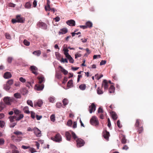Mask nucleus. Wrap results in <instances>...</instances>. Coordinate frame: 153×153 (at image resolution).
<instances>
[{"instance_id":"nucleus-13","label":"nucleus","mask_w":153,"mask_h":153,"mask_svg":"<svg viewBox=\"0 0 153 153\" xmlns=\"http://www.w3.org/2000/svg\"><path fill=\"white\" fill-rule=\"evenodd\" d=\"M89 111L90 113H91L93 111L96 110V106L94 103H92L91 105L89 107Z\"/></svg>"},{"instance_id":"nucleus-31","label":"nucleus","mask_w":153,"mask_h":153,"mask_svg":"<svg viewBox=\"0 0 153 153\" xmlns=\"http://www.w3.org/2000/svg\"><path fill=\"white\" fill-rule=\"evenodd\" d=\"M115 91V88L113 85H111L109 89V91L110 93H114Z\"/></svg>"},{"instance_id":"nucleus-15","label":"nucleus","mask_w":153,"mask_h":153,"mask_svg":"<svg viewBox=\"0 0 153 153\" xmlns=\"http://www.w3.org/2000/svg\"><path fill=\"white\" fill-rule=\"evenodd\" d=\"M120 137L121 139V142L123 144H125L126 143L127 140L125 136L121 134L120 136Z\"/></svg>"},{"instance_id":"nucleus-57","label":"nucleus","mask_w":153,"mask_h":153,"mask_svg":"<svg viewBox=\"0 0 153 153\" xmlns=\"http://www.w3.org/2000/svg\"><path fill=\"white\" fill-rule=\"evenodd\" d=\"M4 140L3 138H0V145H3L4 143Z\"/></svg>"},{"instance_id":"nucleus-39","label":"nucleus","mask_w":153,"mask_h":153,"mask_svg":"<svg viewBox=\"0 0 153 153\" xmlns=\"http://www.w3.org/2000/svg\"><path fill=\"white\" fill-rule=\"evenodd\" d=\"M73 85V80L71 79L68 81L67 84L68 87H71Z\"/></svg>"},{"instance_id":"nucleus-8","label":"nucleus","mask_w":153,"mask_h":153,"mask_svg":"<svg viewBox=\"0 0 153 153\" xmlns=\"http://www.w3.org/2000/svg\"><path fill=\"white\" fill-rule=\"evenodd\" d=\"M143 123L142 121L140 119H137L134 125L135 128L142 126Z\"/></svg>"},{"instance_id":"nucleus-45","label":"nucleus","mask_w":153,"mask_h":153,"mask_svg":"<svg viewBox=\"0 0 153 153\" xmlns=\"http://www.w3.org/2000/svg\"><path fill=\"white\" fill-rule=\"evenodd\" d=\"M13 79H10L8 80L7 82V83L9 85H11L13 84Z\"/></svg>"},{"instance_id":"nucleus-51","label":"nucleus","mask_w":153,"mask_h":153,"mask_svg":"<svg viewBox=\"0 0 153 153\" xmlns=\"http://www.w3.org/2000/svg\"><path fill=\"white\" fill-rule=\"evenodd\" d=\"M23 43L26 46H29L30 44V42L26 39L24 40Z\"/></svg>"},{"instance_id":"nucleus-18","label":"nucleus","mask_w":153,"mask_h":153,"mask_svg":"<svg viewBox=\"0 0 153 153\" xmlns=\"http://www.w3.org/2000/svg\"><path fill=\"white\" fill-rule=\"evenodd\" d=\"M3 76L5 79H9L11 77L12 75L10 72H7L4 74Z\"/></svg>"},{"instance_id":"nucleus-48","label":"nucleus","mask_w":153,"mask_h":153,"mask_svg":"<svg viewBox=\"0 0 153 153\" xmlns=\"http://www.w3.org/2000/svg\"><path fill=\"white\" fill-rule=\"evenodd\" d=\"M60 61L62 63L66 62V63H67L68 62V61L66 59H64L63 58H61V60H60Z\"/></svg>"},{"instance_id":"nucleus-52","label":"nucleus","mask_w":153,"mask_h":153,"mask_svg":"<svg viewBox=\"0 0 153 153\" xmlns=\"http://www.w3.org/2000/svg\"><path fill=\"white\" fill-rule=\"evenodd\" d=\"M5 36L6 39H11V36L8 33H5Z\"/></svg>"},{"instance_id":"nucleus-9","label":"nucleus","mask_w":153,"mask_h":153,"mask_svg":"<svg viewBox=\"0 0 153 153\" xmlns=\"http://www.w3.org/2000/svg\"><path fill=\"white\" fill-rule=\"evenodd\" d=\"M38 26L43 29H45L47 28V25L46 24L42 22H39L37 24Z\"/></svg>"},{"instance_id":"nucleus-25","label":"nucleus","mask_w":153,"mask_h":153,"mask_svg":"<svg viewBox=\"0 0 153 153\" xmlns=\"http://www.w3.org/2000/svg\"><path fill=\"white\" fill-rule=\"evenodd\" d=\"M85 25L87 28H91L93 26V24L90 21H88L86 22L85 23Z\"/></svg>"},{"instance_id":"nucleus-6","label":"nucleus","mask_w":153,"mask_h":153,"mask_svg":"<svg viewBox=\"0 0 153 153\" xmlns=\"http://www.w3.org/2000/svg\"><path fill=\"white\" fill-rule=\"evenodd\" d=\"M30 70L32 72V73L36 75L38 74L37 72L38 68L35 66L34 65L31 66L30 67Z\"/></svg>"},{"instance_id":"nucleus-49","label":"nucleus","mask_w":153,"mask_h":153,"mask_svg":"<svg viewBox=\"0 0 153 153\" xmlns=\"http://www.w3.org/2000/svg\"><path fill=\"white\" fill-rule=\"evenodd\" d=\"M72 124V121L71 120H68L67 123V125L69 126H71Z\"/></svg>"},{"instance_id":"nucleus-19","label":"nucleus","mask_w":153,"mask_h":153,"mask_svg":"<svg viewBox=\"0 0 153 153\" xmlns=\"http://www.w3.org/2000/svg\"><path fill=\"white\" fill-rule=\"evenodd\" d=\"M68 31V30L66 28H63L60 30V31L59 32V35L65 34Z\"/></svg>"},{"instance_id":"nucleus-27","label":"nucleus","mask_w":153,"mask_h":153,"mask_svg":"<svg viewBox=\"0 0 153 153\" xmlns=\"http://www.w3.org/2000/svg\"><path fill=\"white\" fill-rule=\"evenodd\" d=\"M79 88L81 90H84L86 88V85L85 84H82L79 86Z\"/></svg>"},{"instance_id":"nucleus-23","label":"nucleus","mask_w":153,"mask_h":153,"mask_svg":"<svg viewBox=\"0 0 153 153\" xmlns=\"http://www.w3.org/2000/svg\"><path fill=\"white\" fill-rule=\"evenodd\" d=\"M136 128L137 130V132L139 134L142 133L143 130V128L142 126L139 127H137Z\"/></svg>"},{"instance_id":"nucleus-7","label":"nucleus","mask_w":153,"mask_h":153,"mask_svg":"<svg viewBox=\"0 0 153 153\" xmlns=\"http://www.w3.org/2000/svg\"><path fill=\"white\" fill-rule=\"evenodd\" d=\"M102 134L104 138L107 140H108L109 137L110 136L109 132L107 131L106 130H105L103 132Z\"/></svg>"},{"instance_id":"nucleus-26","label":"nucleus","mask_w":153,"mask_h":153,"mask_svg":"<svg viewBox=\"0 0 153 153\" xmlns=\"http://www.w3.org/2000/svg\"><path fill=\"white\" fill-rule=\"evenodd\" d=\"M111 115L112 117L114 120H115L117 119V115L115 112L114 111H112L111 113Z\"/></svg>"},{"instance_id":"nucleus-5","label":"nucleus","mask_w":153,"mask_h":153,"mask_svg":"<svg viewBox=\"0 0 153 153\" xmlns=\"http://www.w3.org/2000/svg\"><path fill=\"white\" fill-rule=\"evenodd\" d=\"M33 131L34 134L37 137L41 136V131L38 128L36 127H34L33 128Z\"/></svg>"},{"instance_id":"nucleus-59","label":"nucleus","mask_w":153,"mask_h":153,"mask_svg":"<svg viewBox=\"0 0 153 153\" xmlns=\"http://www.w3.org/2000/svg\"><path fill=\"white\" fill-rule=\"evenodd\" d=\"M31 114V117L33 119H34L35 117V114L34 112H33L32 111H31L30 112Z\"/></svg>"},{"instance_id":"nucleus-35","label":"nucleus","mask_w":153,"mask_h":153,"mask_svg":"<svg viewBox=\"0 0 153 153\" xmlns=\"http://www.w3.org/2000/svg\"><path fill=\"white\" fill-rule=\"evenodd\" d=\"M78 30V29L76 30L74 32L72 33H71V35L73 37L74 36L75 34L76 35H79V34H81V32H79L77 33H76V31H77Z\"/></svg>"},{"instance_id":"nucleus-58","label":"nucleus","mask_w":153,"mask_h":153,"mask_svg":"<svg viewBox=\"0 0 153 153\" xmlns=\"http://www.w3.org/2000/svg\"><path fill=\"white\" fill-rule=\"evenodd\" d=\"M56 107L58 108H60L62 106V103L61 102H57L56 104Z\"/></svg>"},{"instance_id":"nucleus-41","label":"nucleus","mask_w":153,"mask_h":153,"mask_svg":"<svg viewBox=\"0 0 153 153\" xmlns=\"http://www.w3.org/2000/svg\"><path fill=\"white\" fill-rule=\"evenodd\" d=\"M63 51L64 52V54L65 55V56H67L66 54H69L68 53L69 51L68 49L66 48H64L63 49Z\"/></svg>"},{"instance_id":"nucleus-61","label":"nucleus","mask_w":153,"mask_h":153,"mask_svg":"<svg viewBox=\"0 0 153 153\" xmlns=\"http://www.w3.org/2000/svg\"><path fill=\"white\" fill-rule=\"evenodd\" d=\"M71 134H72V137H73V138L74 139H76L77 138V137L76 135L75 134L74 132L72 131Z\"/></svg>"},{"instance_id":"nucleus-21","label":"nucleus","mask_w":153,"mask_h":153,"mask_svg":"<svg viewBox=\"0 0 153 153\" xmlns=\"http://www.w3.org/2000/svg\"><path fill=\"white\" fill-rule=\"evenodd\" d=\"M65 136L67 140L70 141L71 138V134L68 132H66L65 133Z\"/></svg>"},{"instance_id":"nucleus-28","label":"nucleus","mask_w":153,"mask_h":153,"mask_svg":"<svg viewBox=\"0 0 153 153\" xmlns=\"http://www.w3.org/2000/svg\"><path fill=\"white\" fill-rule=\"evenodd\" d=\"M55 55L57 59L60 61L61 59V55L58 52H56L55 53Z\"/></svg>"},{"instance_id":"nucleus-53","label":"nucleus","mask_w":153,"mask_h":153,"mask_svg":"<svg viewBox=\"0 0 153 153\" xmlns=\"http://www.w3.org/2000/svg\"><path fill=\"white\" fill-rule=\"evenodd\" d=\"M5 125V123L3 121H0V127L1 128H3Z\"/></svg>"},{"instance_id":"nucleus-37","label":"nucleus","mask_w":153,"mask_h":153,"mask_svg":"<svg viewBox=\"0 0 153 153\" xmlns=\"http://www.w3.org/2000/svg\"><path fill=\"white\" fill-rule=\"evenodd\" d=\"M14 97L16 98H20L21 97V95L20 93H17L14 94Z\"/></svg>"},{"instance_id":"nucleus-30","label":"nucleus","mask_w":153,"mask_h":153,"mask_svg":"<svg viewBox=\"0 0 153 153\" xmlns=\"http://www.w3.org/2000/svg\"><path fill=\"white\" fill-rule=\"evenodd\" d=\"M23 111L25 113L29 114L30 112L29 110V108L28 106H25L23 108Z\"/></svg>"},{"instance_id":"nucleus-44","label":"nucleus","mask_w":153,"mask_h":153,"mask_svg":"<svg viewBox=\"0 0 153 153\" xmlns=\"http://www.w3.org/2000/svg\"><path fill=\"white\" fill-rule=\"evenodd\" d=\"M97 112L98 113H104V111L103 109L101 107H99L98 110Z\"/></svg>"},{"instance_id":"nucleus-11","label":"nucleus","mask_w":153,"mask_h":153,"mask_svg":"<svg viewBox=\"0 0 153 153\" xmlns=\"http://www.w3.org/2000/svg\"><path fill=\"white\" fill-rule=\"evenodd\" d=\"M43 103V102L42 100H39L37 102H34V107H36L38 106L41 107Z\"/></svg>"},{"instance_id":"nucleus-22","label":"nucleus","mask_w":153,"mask_h":153,"mask_svg":"<svg viewBox=\"0 0 153 153\" xmlns=\"http://www.w3.org/2000/svg\"><path fill=\"white\" fill-rule=\"evenodd\" d=\"M39 80V84L42 83L43 82L45 81V78L44 76H38L37 77Z\"/></svg>"},{"instance_id":"nucleus-60","label":"nucleus","mask_w":153,"mask_h":153,"mask_svg":"<svg viewBox=\"0 0 153 153\" xmlns=\"http://www.w3.org/2000/svg\"><path fill=\"white\" fill-rule=\"evenodd\" d=\"M16 125V123H10L9 126L10 128H13Z\"/></svg>"},{"instance_id":"nucleus-14","label":"nucleus","mask_w":153,"mask_h":153,"mask_svg":"<svg viewBox=\"0 0 153 153\" xmlns=\"http://www.w3.org/2000/svg\"><path fill=\"white\" fill-rule=\"evenodd\" d=\"M3 100L5 104H7L8 105H10V102L11 100L10 99V97H4Z\"/></svg>"},{"instance_id":"nucleus-24","label":"nucleus","mask_w":153,"mask_h":153,"mask_svg":"<svg viewBox=\"0 0 153 153\" xmlns=\"http://www.w3.org/2000/svg\"><path fill=\"white\" fill-rule=\"evenodd\" d=\"M59 68H60L61 71V72L63 73L65 75H67L68 74V71L65 70V69L62 66H59Z\"/></svg>"},{"instance_id":"nucleus-36","label":"nucleus","mask_w":153,"mask_h":153,"mask_svg":"<svg viewBox=\"0 0 153 153\" xmlns=\"http://www.w3.org/2000/svg\"><path fill=\"white\" fill-rule=\"evenodd\" d=\"M49 101L51 103H53L55 101V98L53 97H50L48 98Z\"/></svg>"},{"instance_id":"nucleus-10","label":"nucleus","mask_w":153,"mask_h":153,"mask_svg":"<svg viewBox=\"0 0 153 153\" xmlns=\"http://www.w3.org/2000/svg\"><path fill=\"white\" fill-rule=\"evenodd\" d=\"M43 84H36L35 85V89L38 91H42L44 88Z\"/></svg>"},{"instance_id":"nucleus-20","label":"nucleus","mask_w":153,"mask_h":153,"mask_svg":"<svg viewBox=\"0 0 153 153\" xmlns=\"http://www.w3.org/2000/svg\"><path fill=\"white\" fill-rule=\"evenodd\" d=\"M67 56L66 57L69 60V62L71 63H73L74 60L69 54H66Z\"/></svg>"},{"instance_id":"nucleus-4","label":"nucleus","mask_w":153,"mask_h":153,"mask_svg":"<svg viewBox=\"0 0 153 153\" xmlns=\"http://www.w3.org/2000/svg\"><path fill=\"white\" fill-rule=\"evenodd\" d=\"M77 146L78 147H80L84 146L85 142L81 138L78 139L76 140Z\"/></svg>"},{"instance_id":"nucleus-64","label":"nucleus","mask_w":153,"mask_h":153,"mask_svg":"<svg viewBox=\"0 0 153 153\" xmlns=\"http://www.w3.org/2000/svg\"><path fill=\"white\" fill-rule=\"evenodd\" d=\"M106 61L105 60H102L100 63V65H104L106 63Z\"/></svg>"},{"instance_id":"nucleus-63","label":"nucleus","mask_w":153,"mask_h":153,"mask_svg":"<svg viewBox=\"0 0 153 153\" xmlns=\"http://www.w3.org/2000/svg\"><path fill=\"white\" fill-rule=\"evenodd\" d=\"M19 80L22 82H25L26 81V79L23 77H21L19 78Z\"/></svg>"},{"instance_id":"nucleus-43","label":"nucleus","mask_w":153,"mask_h":153,"mask_svg":"<svg viewBox=\"0 0 153 153\" xmlns=\"http://www.w3.org/2000/svg\"><path fill=\"white\" fill-rule=\"evenodd\" d=\"M10 120V122L13 123L14 121V120H15V116H11L9 117Z\"/></svg>"},{"instance_id":"nucleus-2","label":"nucleus","mask_w":153,"mask_h":153,"mask_svg":"<svg viewBox=\"0 0 153 153\" xmlns=\"http://www.w3.org/2000/svg\"><path fill=\"white\" fill-rule=\"evenodd\" d=\"M24 21L22 17H21L20 15H17L16 16V19H12V22L13 24L16 22L22 23L24 22Z\"/></svg>"},{"instance_id":"nucleus-42","label":"nucleus","mask_w":153,"mask_h":153,"mask_svg":"<svg viewBox=\"0 0 153 153\" xmlns=\"http://www.w3.org/2000/svg\"><path fill=\"white\" fill-rule=\"evenodd\" d=\"M51 120L52 122H54L55 120V117L54 114H52L50 117Z\"/></svg>"},{"instance_id":"nucleus-34","label":"nucleus","mask_w":153,"mask_h":153,"mask_svg":"<svg viewBox=\"0 0 153 153\" xmlns=\"http://www.w3.org/2000/svg\"><path fill=\"white\" fill-rule=\"evenodd\" d=\"M62 103L64 106L67 105L68 103V100L66 98L62 100Z\"/></svg>"},{"instance_id":"nucleus-46","label":"nucleus","mask_w":153,"mask_h":153,"mask_svg":"<svg viewBox=\"0 0 153 153\" xmlns=\"http://www.w3.org/2000/svg\"><path fill=\"white\" fill-rule=\"evenodd\" d=\"M27 104L30 105L32 107H33V103L32 101L30 100H28L27 101Z\"/></svg>"},{"instance_id":"nucleus-32","label":"nucleus","mask_w":153,"mask_h":153,"mask_svg":"<svg viewBox=\"0 0 153 153\" xmlns=\"http://www.w3.org/2000/svg\"><path fill=\"white\" fill-rule=\"evenodd\" d=\"M33 54L37 55L38 56H39L41 54V52L40 51L38 50L37 51H35L33 52Z\"/></svg>"},{"instance_id":"nucleus-62","label":"nucleus","mask_w":153,"mask_h":153,"mask_svg":"<svg viewBox=\"0 0 153 153\" xmlns=\"http://www.w3.org/2000/svg\"><path fill=\"white\" fill-rule=\"evenodd\" d=\"M117 125L119 128H121L122 127V126L120 123V121L119 120H118L117 122Z\"/></svg>"},{"instance_id":"nucleus-16","label":"nucleus","mask_w":153,"mask_h":153,"mask_svg":"<svg viewBox=\"0 0 153 153\" xmlns=\"http://www.w3.org/2000/svg\"><path fill=\"white\" fill-rule=\"evenodd\" d=\"M104 86L105 89H107L108 87V83L107 81L104 79L103 80L102 83V87Z\"/></svg>"},{"instance_id":"nucleus-40","label":"nucleus","mask_w":153,"mask_h":153,"mask_svg":"<svg viewBox=\"0 0 153 153\" xmlns=\"http://www.w3.org/2000/svg\"><path fill=\"white\" fill-rule=\"evenodd\" d=\"M10 87L9 85L7 84L4 85V88L6 91H9L10 89Z\"/></svg>"},{"instance_id":"nucleus-29","label":"nucleus","mask_w":153,"mask_h":153,"mask_svg":"<svg viewBox=\"0 0 153 153\" xmlns=\"http://www.w3.org/2000/svg\"><path fill=\"white\" fill-rule=\"evenodd\" d=\"M5 107V105L3 102H1L0 103V111L2 110Z\"/></svg>"},{"instance_id":"nucleus-3","label":"nucleus","mask_w":153,"mask_h":153,"mask_svg":"<svg viewBox=\"0 0 153 153\" xmlns=\"http://www.w3.org/2000/svg\"><path fill=\"white\" fill-rule=\"evenodd\" d=\"M90 123L92 125L97 126L99 124L97 118L95 116H93L90 120Z\"/></svg>"},{"instance_id":"nucleus-50","label":"nucleus","mask_w":153,"mask_h":153,"mask_svg":"<svg viewBox=\"0 0 153 153\" xmlns=\"http://www.w3.org/2000/svg\"><path fill=\"white\" fill-rule=\"evenodd\" d=\"M14 134L17 135H19L22 134V133L21 131H16L14 132Z\"/></svg>"},{"instance_id":"nucleus-56","label":"nucleus","mask_w":153,"mask_h":153,"mask_svg":"<svg viewBox=\"0 0 153 153\" xmlns=\"http://www.w3.org/2000/svg\"><path fill=\"white\" fill-rule=\"evenodd\" d=\"M13 59L12 57H8L7 59V62L9 63H11Z\"/></svg>"},{"instance_id":"nucleus-54","label":"nucleus","mask_w":153,"mask_h":153,"mask_svg":"<svg viewBox=\"0 0 153 153\" xmlns=\"http://www.w3.org/2000/svg\"><path fill=\"white\" fill-rule=\"evenodd\" d=\"M98 74H97L95 75V76L96 77L97 76V79L98 80H99L102 77H103V75L102 74L100 76H98Z\"/></svg>"},{"instance_id":"nucleus-55","label":"nucleus","mask_w":153,"mask_h":153,"mask_svg":"<svg viewBox=\"0 0 153 153\" xmlns=\"http://www.w3.org/2000/svg\"><path fill=\"white\" fill-rule=\"evenodd\" d=\"M45 9L46 11H50L51 9L50 5H47V6H45Z\"/></svg>"},{"instance_id":"nucleus-12","label":"nucleus","mask_w":153,"mask_h":153,"mask_svg":"<svg viewBox=\"0 0 153 153\" xmlns=\"http://www.w3.org/2000/svg\"><path fill=\"white\" fill-rule=\"evenodd\" d=\"M67 24L70 26H75V22L73 19H70L66 22Z\"/></svg>"},{"instance_id":"nucleus-38","label":"nucleus","mask_w":153,"mask_h":153,"mask_svg":"<svg viewBox=\"0 0 153 153\" xmlns=\"http://www.w3.org/2000/svg\"><path fill=\"white\" fill-rule=\"evenodd\" d=\"M31 6V4L29 2H27L25 4V7L26 8H30Z\"/></svg>"},{"instance_id":"nucleus-1","label":"nucleus","mask_w":153,"mask_h":153,"mask_svg":"<svg viewBox=\"0 0 153 153\" xmlns=\"http://www.w3.org/2000/svg\"><path fill=\"white\" fill-rule=\"evenodd\" d=\"M52 140L56 142L60 143L62 141V139L60 134L58 133L54 136L51 137Z\"/></svg>"},{"instance_id":"nucleus-17","label":"nucleus","mask_w":153,"mask_h":153,"mask_svg":"<svg viewBox=\"0 0 153 153\" xmlns=\"http://www.w3.org/2000/svg\"><path fill=\"white\" fill-rule=\"evenodd\" d=\"M15 120L18 121L22 119L24 117V115L22 114H20L18 116H15Z\"/></svg>"},{"instance_id":"nucleus-47","label":"nucleus","mask_w":153,"mask_h":153,"mask_svg":"<svg viewBox=\"0 0 153 153\" xmlns=\"http://www.w3.org/2000/svg\"><path fill=\"white\" fill-rule=\"evenodd\" d=\"M103 92L102 91L100 88L99 87H98L97 89V93L99 94H102Z\"/></svg>"},{"instance_id":"nucleus-33","label":"nucleus","mask_w":153,"mask_h":153,"mask_svg":"<svg viewBox=\"0 0 153 153\" xmlns=\"http://www.w3.org/2000/svg\"><path fill=\"white\" fill-rule=\"evenodd\" d=\"M14 113L15 116H18L19 114H21V111L18 109H14Z\"/></svg>"}]
</instances>
